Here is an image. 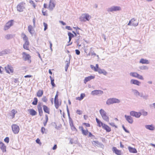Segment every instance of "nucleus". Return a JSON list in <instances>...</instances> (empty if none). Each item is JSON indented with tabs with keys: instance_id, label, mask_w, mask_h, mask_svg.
Segmentation results:
<instances>
[{
	"instance_id": "obj_1",
	"label": "nucleus",
	"mask_w": 155,
	"mask_h": 155,
	"mask_svg": "<svg viewBox=\"0 0 155 155\" xmlns=\"http://www.w3.org/2000/svg\"><path fill=\"white\" fill-rule=\"evenodd\" d=\"M22 58L25 61H27L29 63H31V57L30 54L23 52L22 53Z\"/></svg>"
},
{
	"instance_id": "obj_2",
	"label": "nucleus",
	"mask_w": 155,
	"mask_h": 155,
	"mask_svg": "<svg viewBox=\"0 0 155 155\" xmlns=\"http://www.w3.org/2000/svg\"><path fill=\"white\" fill-rule=\"evenodd\" d=\"M79 129L81 131L82 134L84 135L87 136L88 134L89 137H91L94 136L91 132H89L88 130H85L83 126H79Z\"/></svg>"
},
{
	"instance_id": "obj_3",
	"label": "nucleus",
	"mask_w": 155,
	"mask_h": 155,
	"mask_svg": "<svg viewBox=\"0 0 155 155\" xmlns=\"http://www.w3.org/2000/svg\"><path fill=\"white\" fill-rule=\"evenodd\" d=\"M25 3L23 2H21L18 4L17 6V10L20 12H22L24 9L25 8Z\"/></svg>"
},
{
	"instance_id": "obj_4",
	"label": "nucleus",
	"mask_w": 155,
	"mask_h": 155,
	"mask_svg": "<svg viewBox=\"0 0 155 155\" xmlns=\"http://www.w3.org/2000/svg\"><path fill=\"white\" fill-rule=\"evenodd\" d=\"M91 17L87 14H82L80 17V20L82 21H88L91 18Z\"/></svg>"
},
{
	"instance_id": "obj_5",
	"label": "nucleus",
	"mask_w": 155,
	"mask_h": 155,
	"mask_svg": "<svg viewBox=\"0 0 155 155\" xmlns=\"http://www.w3.org/2000/svg\"><path fill=\"white\" fill-rule=\"evenodd\" d=\"M14 20H11L7 22L4 27V30H6L9 29L11 26L13 25Z\"/></svg>"
},
{
	"instance_id": "obj_6",
	"label": "nucleus",
	"mask_w": 155,
	"mask_h": 155,
	"mask_svg": "<svg viewBox=\"0 0 155 155\" xmlns=\"http://www.w3.org/2000/svg\"><path fill=\"white\" fill-rule=\"evenodd\" d=\"M120 101L117 98H112L109 99L107 100V104H110L114 103H119Z\"/></svg>"
},
{
	"instance_id": "obj_7",
	"label": "nucleus",
	"mask_w": 155,
	"mask_h": 155,
	"mask_svg": "<svg viewBox=\"0 0 155 155\" xmlns=\"http://www.w3.org/2000/svg\"><path fill=\"white\" fill-rule=\"evenodd\" d=\"M6 72L9 74L12 73L14 72L13 67L10 65H8L5 67Z\"/></svg>"
},
{
	"instance_id": "obj_8",
	"label": "nucleus",
	"mask_w": 155,
	"mask_h": 155,
	"mask_svg": "<svg viewBox=\"0 0 155 155\" xmlns=\"http://www.w3.org/2000/svg\"><path fill=\"white\" fill-rule=\"evenodd\" d=\"M130 75L133 77L137 78L139 79L142 80H143V76L139 74L137 72H131L130 73Z\"/></svg>"
},
{
	"instance_id": "obj_9",
	"label": "nucleus",
	"mask_w": 155,
	"mask_h": 155,
	"mask_svg": "<svg viewBox=\"0 0 155 155\" xmlns=\"http://www.w3.org/2000/svg\"><path fill=\"white\" fill-rule=\"evenodd\" d=\"M12 131L14 134H17L19 132V128L17 125L13 124L12 125Z\"/></svg>"
},
{
	"instance_id": "obj_10",
	"label": "nucleus",
	"mask_w": 155,
	"mask_h": 155,
	"mask_svg": "<svg viewBox=\"0 0 155 155\" xmlns=\"http://www.w3.org/2000/svg\"><path fill=\"white\" fill-rule=\"evenodd\" d=\"M131 116L136 118H139L141 115V113L140 112H137L134 111H132L130 112Z\"/></svg>"
},
{
	"instance_id": "obj_11",
	"label": "nucleus",
	"mask_w": 155,
	"mask_h": 155,
	"mask_svg": "<svg viewBox=\"0 0 155 155\" xmlns=\"http://www.w3.org/2000/svg\"><path fill=\"white\" fill-rule=\"evenodd\" d=\"M96 121L99 127H101L102 126V127L105 130H107V125L103 123L100 120H99L97 118H96Z\"/></svg>"
},
{
	"instance_id": "obj_12",
	"label": "nucleus",
	"mask_w": 155,
	"mask_h": 155,
	"mask_svg": "<svg viewBox=\"0 0 155 155\" xmlns=\"http://www.w3.org/2000/svg\"><path fill=\"white\" fill-rule=\"evenodd\" d=\"M0 148L3 152H6V146L1 141H0Z\"/></svg>"
},
{
	"instance_id": "obj_13",
	"label": "nucleus",
	"mask_w": 155,
	"mask_h": 155,
	"mask_svg": "<svg viewBox=\"0 0 155 155\" xmlns=\"http://www.w3.org/2000/svg\"><path fill=\"white\" fill-rule=\"evenodd\" d=\"M103 93L102 91L100 90H95L92 91L91 94L93 95H98Z\"/></svg>"
},
{
	"instance_id": "obj_14",
	"label": "nucleus",
	"mask_w": 155,
	"mask_h": 155,
	"mask_svg": "<svg viewBox=\"0 0 155 155\" xmlns=\"http://www.w3.org/2000/svg\"><path fill=\"white\" fill-rule=\"evenodd\" d=\"M112 150L114 153L117 155H121L122 153L121 150L117 149L116 147H113Z\"/></svg>"
},
{
	"instance_id": "obj_15",
	"label": "nucleus",
	"mask_w": 155,
	"mask_h": 155,
	"mask_svg": "<svg viewBox=\"0 0 155 155\" xmlns=\"http://www.w3.org/2000/svg\"><path fill=\"white\" fill-rule=\"evenodd\" d=\"M125 117L126 120L128 123L131 124L133 123V120L132 117L130 116L125 115Z\"/></svg>"
},
{
	"instance_id": "obj_16",
	"label": "nucleus",
	"mask_w": 155,
	"mask_h": 155,
	"mask_svg": "<svg viewBox=\"0 0 155 155\" xmlns=\"http://www.w3.org/2000/svg\"><path fill=\"white\" fill-rule=\"evenodd\" d=\"M29 41L25 42L23 45V48L26 50L30 51L29 48Z\"/></svg>"
},
{
	"instance_id": "obj_17",
	"label": "nucleus",
	"mask_w": 155,
	"mask_h": 155,
	"mask_svg": "<svg viewBox=\"0 0 155 155\" xmlns=\"http://www.w3.org/2000/svg\"><path fill=\"white\" fill-rule=\"evenodd\" d=\"M95 78L94 76L91 75L85 78L84 80V82L85 84H86L87 82L91 79H93Z\"/></svg>"
},
{
	"instance_id": "obj_18",
	"label": "nucleus",
	"mask_w": 155,
	"mask_h": 155,
	"mask_svg": "<svg viewBox=\"0 0 155 155\" xmlns=\"http://www.w3.org/2000/svg\"><path fill=\"white\" fill-rule=\"evenodd\" d=\"M43 109L44 111L47 113L48 114H50V108L47 106L45 105H44L43 106Z\"/></svg>"
},
{
	"instance_id": "obj_19",
	"label": "nucleus",
	"mask_w": 155,
	"mask_h": 155,
	"mask_svg": "<svg viewBox=\"0 0 155 155\" xmlns=\"http://www.w3.org/2000/svg\"><path fill=\"white\" fill-rule=\"evenodd\" d=\"M121 10V8L119 6H114L110 8V11H116Z\"/></svg>"
},
{
	"instance_id": "obj_20",
	"label": "nucleus",
	"mask_w": 155,
	"mask_h": 155,
	"mask_svg": "<svg viewBox=\"0 0 155 155\" xmlns=\"http://www.w3.org/2000/svg\"><path fill=\"white\" fill-rule=\"evenodd\" d=\"M130 82L132 84H134L138 86H139L141 83L140 82L138 81L135 79L131 80Z\"/></svg>"
},
{
	"instance_id": "obj_21",
	"label": "nucleus",
	"mask_w": 155,
	"mask_h": 155,
	"mask_svg": "<svg viewBox=\"0 0 155 155\" xmlns=\"http://www.w3.org/2000/svg\"><path fill=\"white\" fill-rule=\"evenodd\" d=\"M128 148L129 152L131 153H137V151L135 148L129 146L128 147Z\"/></svg>"
},
{
	"instance_id": "obj_22",
	"label": "nucleus",
	"mask_w": 155,
	"mask_h": 155,
	"mask_svg": "<svg viewBox=\"0 0 155 155\" xmlns=\"http://www.w3.org/2000/svg\"><path fill=\"white\" fill-rule=\"evenodd\" d=\"M55 6V4L51 0L50 1L48 8L49 9L52 10Z\"/></svg>"
},
{
	"instance_id": "obj_23",
	"label": "nucleus",
	"mask_w": 155,
	"mask_h": 155,
	"mask_svg": "<svg viewBox=\"0 0 155 155\" xmlns=\"http://www.w3.org/2000/svg\"><path fill=\"white\" fill-rule=\"evenodd\" d=\"M28 31L32 35L34 33V30L32 26L29 25L28 26Z\"/></svg>"
},
{
	"instance_id": "obj_24",
	"label": "nucleus",
	"mask_w": 155,
	"mask_h": 155,
	"mask_svg": "<svg viewBox=\"0 0 155 155\" xmlns=\"http://www.w3.org/2000/svg\"><path fill=\"white\" fill-rule=\"evenodd\" d=\"M100 113L103 118L104 119H106L107 117V116L106 115V113L105 112L103 109H101L100 110Z\"/></svg>"
},
{
	"instance_id": "obj_25",
	"label": "nucleus",
	"mask_w": 155,
	"mask_h": 155,
	"mask_svg": "<svg viewBox=\"0 0 155 155\" xmlns=\"http://www.w3.org/2000/svg\"><path fill=\"white\" fill-rule=\"evenodd\" d=\"M30 114L32 116H35L37 114V112L33 109H30L28 110Z\"/></svg>"
},
{
	"instance_id": "obj_26",
	"label": "nucleus",
	"mask_w": 155,
	"mask_h": 155,
	"mask_svg": "<svg viewBox=\"0 0 155 155\" xmlns=\"http://www.w3.org/2000/svg\"><path fill=\"white\" fill-rule=\"evenodd\" d=\"M21 36L23 40L24 41H25V42L27 41H29L28 37L24 33H21Z\"/></svg>"
},
{
	"instance_id": "obj_27",
	"label": "nucleus",
	"mask_w": 155,
	"mask_h": 155,
	"mask_svg": "<svg viewBox=\"0 0 155 155\" xmlns=\"http://www.w3.org/2000/svg\"><path fill=\"white\" fill-rule=\"evenodd\" d=\"M54 105L56 108L58 109L61 104V102L58 101V100H54Z\"/></svg>"
},
{
	"instance_id": "obj_28",
	"label": "nucleus",
	"mask_w": 155,
	"mask_h": 155,
	"mask_svg": "<svg viewBox=\"0 0 155 155\" xmlns=\"http://www.w3.org/2000/svg\"><path fill=\"white\" fill-rule=\"evenodd\" d=\"M43 94V91L42 90H39L37 93V96L38 97H41Z\"/></svg>"
},
{
	"instance_id": "obj_29",
	"label": "nucleus",
	"mask_w": 155,
	"mask_h": 155,
	"mask_svg": "<svg viewBox=\"0 0 155 155\" xmlns=\"http://www.w3.org/2000/svg\"><path fill=\"white\" fill-rule=\"evenodd\" d=\"M90 67L91 69L95 71H97L98 69L99 68L98 65V64H96L95 67L93 65H91Z\"/></svg>"
},
{
	"instance_id": "obj_30",
	"label": "nucleus",
	"mask_w": 155,
	"mask_h": 155,
	"mask_svg": "<svg viewBox=\"0 0 155 155\" xmlns=\"http://www.w3.org/2000/svg\"><path fill=\"white\" fill-rule=\"evenodd\" d=\"M145 127L147 129L151 130H154L155 129L154 127L152 125H147L145 126Z\"/></svg>"
},
{
	"instance_id": "obj_31",
	"label": "nucleus",
	"mask_w": 155,
	"mask_h": 155,
	"mask_svg": "<svg viewBox=\"0 0 155 155\" xmlns=\"http://www.w3.org/2000/svg\"><path fill=\"white\" fill-rule=\"evenodd\" d=\"M85 96V94L84 93H82L81 94L80 96L76 97V99L78 100L81 101L83 99Z\"/></svg>"
},
{
	"instance_id": "obj_32",
	"label": "nucleus",
	"mask_w": 155,
	"mask_h": 155,
	"mask_svg": "<svg viewBox=\"0 0 155 155\" xmlns=\"http://www.w3.org/2000/svg\"><path fill=\"white\" fill-rule=\"evenodd\" d=\"M140 62L142 64H148L149 63V62L148 60L143 58L140 59Z\"/></svg>"
},
{
	"instance_id": "obj_33",
	"label": "nucleus",
	"mask_w": 155,
	"mask_h": 155,
	"mask_svg": "<svg viewBox=\"0 0 155 155\" xmlns=\"http://www.w3.org/2000/svg\"><path fill=\"white\" fill-rule=\"evenodd\" d=\"M11 116L12 118H13L15 116V114L17 113V111H15L14 109H13L11 110Z\"/></svg>"
},
{
	"instance_id": "obj_34",
	"label": "nucleus",
	"mask_w": 155,
	"mask_h": 155,
	"mask_svg": "<svg viewBox=\"0 0 155 155\" xmlns=\"http://www.w3.org/2000/svg\"><path fill=\"white\" fill-rule=\"evenodd\" d=\"M68 35L69 36V42H70L71 41V38H72L74 37V36L73 35V34L72 33L70 32L68 33Z\"/></svg>"
},
{
	"instance_id": "obj_35",
	"label": "nucleus",
	"mask_w": 155,
	"mask_h": 155,
	"mask_svg": "<svg viewBox=\"0 0 155 155\" xmlns=\"http://www.w3.org/2000/svg\"><path fill=\"white\" fill-rule=\"evenodd\" d=\"M42 13L43 15L44 16H47L48 15V11L47 10L43 8L42 10Z\"/></svg>"
},
{
	"instance_id": "obj_36",
	"label": "nucleus",
	"mask_w": 155,
	"mask_h": 155,
	"mask_svg": "<svg viewBox=\"0 0 155 155\" xmlns=\"http://www.w3.org/2000/svg\"><path fill=\"white\" fill-rule=\"evenodd\" d=\"M45 121L43 122V124L45 126H46V125L47 123L48 120V115L47 114L45 115Z\"/></svg>"
},
{
	"instance_id": "obj_37",
	"label": "nucleus",
	"mask_w": 155,
	"mask_h": 155,
	"mask_svg": "<svg viewBox=\"0 0 155 155\" xmlns=\"http://www.w3.org/2000/svg\"><path fill=\"white\" fill-rule=\"evenodd\" d=\"M50 78L51 80V84L53 87H54L55 86V85L54 83V80L52 78L51 76H50Z\"/></svg>"
},
{
	"instance_id": "obj_38",
	"label": "nucleus",
	"mask_w": 155,
	"mask_h": 155,
	"mask_svg": "<svg viewBox=\"0 0 155 155\" xmlns=\"http://www.w3.org/2000/svg\"><path fill=\"white\" fill-rule=\"evenodd\" d=\"M134 94L136 96H139L140 95L139 92L136 90L134 89L132 90Z\"/></svg>"
},
{
	"instance_id": "obj_39",
	"label": "nucleus",
	"mask_w": 155,
	"mask_h": 155,
	"mask_svg": "<svg viewBox=\"0 0 155 155\" xmlns=\"http://www.w3.org/2000/svg\"><path fill=\"white\" fill-rule=\"evenodd\" d=\"M100 74H104L105 75L106 74V72L104 70H101L98 68L97 71Z\"/></svg>"
},
{
	"instance_id": "obj_40",
	"label": "nucleus",
	"mask_w": 155,
	"mask_h": 155,
	"mask_svg": "<svg viewBox=\"0 0 155 155\" xmlns=\"http://www.w3.org/2000/svg\"><path fill=\"white\" fill-rule=\"evenodd\" d=\"M70 125L72 129H75V128L74 126V124H73V122L72 120H70L69 122Z\"/></svg>"
},
{
	"instance_id": "obj_41",
	"label": "nucleus",
	"mask_w": 155,
	"mask_h": 155,
	"mask_svg": "<svg viewBox=\"0 0 155 155\" xmlns=\"http://www.w3.org/2000/svg\"><path fill=\"white\" fill-rule=\"evenodd\" d=\"M83 126L85 127V128L86 127H90L91 126V125L90 124L88 123H83L82 124Z\"/></svg>"
},
{
	"instance_id": "obj_42",
	"label": "nucleus",
	"mask_w": 155,
	"mask_h": 155,
	"mask_svg": "<svg viewBox=\"0 0 155 155\" xmlns=\"http://www.w3.org/2000/svg\"><path fill=\"white\" fill-rule=\"evenodd\" d=\"M29 3L32 5L34 8H35L36 5L33 1L31 0L29 1Z\"/></svg>"
},
{
	"instance_id": "obj_43",
	"label": "nucleus",
	"mask_w": 155,
	"mask_h": 155,
	"mask_svg": "<svg viewBox=\"0 0 155 155\" xmlns=\"http://www.w3.org/2000/svg\"><path fill=\"white\" fill-rule=\"evenodd\" d=\"M34 101L32 102V104L34 105H36L38 103V99L37 98H34Z\"/></svg>"
},
{
	"instance_id": "obj_44",
	"label": "nucleus",
	"mask_w": 155,
	"mask_h": 155,
	"mask_svg": "<svg viewBox=\"0 0 155 155\" xmlns=\"http://www.w3.org/2000/svg\"><path fill=\"white\" fill-rule=\"evenodd\" d=\"M138 22L137 20L134 19V22H132V25L134 26H136L138 24Z\"/></svg>"
},
{
	"instance_id": "obj_45",
	"label": "nucleus",
	"mask_w": 155,
	"mask_h": 155,
	"mask_svg": "<svg viewBox=\"0 0 155 155\" xmlns=\"http://www.w3.org/2000/svg\"><path fill=\"white\" fill-rule=\"evenodd\" d=\"M92 144L94 146H97L100 145L98 141H93L92 142Z\"/></svg>"
},
{
	"instance_id": "obj_46",
	"label": "nucleus",
	"mask_w": 155,
	"mask_h": 155,
	"mask_svg": "<svg viewBox=\"0 0 155 155\" xmlns=\"http://www.w3.org/2000/svg\"><path fill=\"white\" fill-rule=\"evenodd\" d=\"M48 98L46 96H43L42 98V101L45 103H46L48 101Z\"/></svg>"
},
{
	"instance_id": "obj_47",
	"label": "nucleus",
	"mask_w": 155,
	"mask_h": 155,
	"mask_svg": "<svg viewBox=\"0 0 155 155\" xmlns=\"http://www.w3.org/2000/svg\"><path fill=\"white\" fill-rule=\"evenodd\" d=\"M12 37L13 36L11 35H7L5 36V38L7 39H10L12 38Z\"/></svg>"
},
{
	"instance_id": "obj_48",
	"label": "nucleus",
	"mask_w": 155,
	"mask_h": 155,
	"mask_svg": "<svg viewBox=\"0 0 155 155\" xmlns=\"http://www.w3.org/2000/svg\"><path fill=\"white\" fill-rule=\"evenodd\" d=\"M37 108L38 110H42V105L41 104H39L37 106Z\"/></svg>"
},
{
	"instance_id": "obj_49",
	"label": "nucleus",
	"mask_w": 155,
	"mask_h": 155,
	"mask_svg": "<svg viewBox=\"0 0 155 155\" xmlns=\"http://www.w3.org/2000/svg\"><path fill=\"white\" fill-rule=\"evenodd\" d=\"M43 25L44 26V30L45 31L48 28V24L45 22H44Z\"/></svg>"
},
{
	"instance_id": "obj_50",
	"label": "nucleus",
	"mask_w": 155,
	"mask_h": 155,
	"mask_svg": "<svg viewBox=\"0 0 155 155\" xmlns=\"http://www.w3.org/2000/svg\"><path fill=\"white\" fill-rule=\"evenodd\" d=\"M4 141L7 143H8L9 142V139L8 137H6L4 140Z\"/></svg>"
},
{
	"instance_id": "obj_51",
	"label": "nucleus",
	"mask_w": 155,
	"mask_h": 155,
	"mask_svg": "<svg viewBox=\"0 0 155 155\" xmlns=\"http://www.w3.org/2000/svg\"><path fill=\"white\" fill-rule=\"evenodd\" d=\"M76 113L78 114L81 115L82 114V111L79 110H77L76 111Z\"/></svg>"
},
{
	"instance_id": "obj_52",
	"label": "nucleus",
	"mask_w": 155,
	"mask_h": 155,
	"mask_svg": "<svg viewBox=\"0 0 155 155\" xmlns=\"http://www.w3.org/2000/svg\"><path fill=\"white\" fill-rule=\"evenodd\" d=\"M134 18H132L131 19V20H130L129 23L128 24V25H132V22H134Z\"/></svg>"
},
{
	"instance_id": "obj_53",
	"label": "nucleus",
	"mask_w": 155,
	"mask_h": 155,
	"mask_svg": "<svg viewBox=\"0 0 155 155\" xmlns=\"http://www.w3.org/2000/svg\"><path fill=\"white\" fill-rule=\"evenodd\" d=\"M36 141L37 143L39 144H41V142H40V139L39 138H37L36 140Z\"/></svg>"
},
{
	"instance_id": "obj_54",
	"label": "nucleus",
	"mask_w": 155,
	"mask_h": 155,
	"mask_svg": "<svg viewBox=\"0 0 155 155\" xmlns=\"http://www.w3.org/2000/svg\"><path fill=\"white\" fill-rule=\"evenodd\" d=\"M45 129L44 127H42L41 128V132L42 134H44L45 133Z\"/></svg>"
},
{
	"instance_id": "obj_55",
	"label": "nucleus",
	"mask_w": 155,
	"mask_h": 155,
	"mask_svg": "<svg viewBox=\"0 0 155 155\" xmlns=\"http://www.w3.org/2000/svg\"><path fill=\"white\" fill-rule=\"evenodd\" d=\"M39 114L40 116H41L43 114V111L42 110H38Z\"/></svg>"
},
{
	"instance_id": "obj_56",
	"label": "nucleus",
	"mask_w": 155,
	"mask_h": 155,
	"mask_svg": "<svg viewBox=\"0 0 155 155\" xmlns=\"http://www.w3.org/2000/svg\"><path fill=\"white\" fill-rule=\"evenodd\" d=\"M75 51L76 54H77L79 55L80 54V51L79 50H78V49H76V50H75Z\"/></svg>"
},
{
	"instance_id": "obj_57",
	"label": "nucleus",
	"mask_w": 155,
	"mask_h": 155,
	"mask_svg": "<svg viewBox=\"0 0 155 155\" xmlns=\"http://www.w3.org/2000/svg\"><path fill=\"white\" fill-rule=\"evenodd\" d=\"M122 127H123V129H124V131L127 133H129V131H128V130H127L125 128V127H124V126L123 125L122 126Z\"/></svg>"
},
{
	"instance_id": "obj_58",
	"label": "nucleus",
	"mask_w": 155,
	"mask_h": 155,
	"mask_svg": "<svg viewBox=\"0 0 155 155\" xmlns=\"http://www.w3.org/2000/svg\"><path fill=\"white\" fill-rule=\"evenodd\" d=\"M58 93L57 92L55 96V98H54V100H58Z\"/></svg>"
},
{
	"instance_id": "obj_59",
	"label": "nucleus",
	"mask_w": 155,
	"mask_h": 155,
	"mask_svg": "<svg viewBox=\"0 0 155 155\" xmlns=\"http://www.w3.org/2000/svg\"><path fill=\"white\" fill-rule=\"evenodd\" d=\"M49 44H50V49L51 50H52V43H51V42L50 41H49Z\"/></svg>"
},
{
	"instance_id": "obj_60",
	"label": "nucleus",
	"mask_w": 155,
	"mask_h": 155,
	"mask_svg": "<svg viewBox=\"0 0 155 155\" xmlns=\"http://www.w3.org/2000/svg\"><path fill=\"white\" fill-rule=\"evenodd\" d=\"M66 66L67 67H69L70 64V62L68 61H66Z\"/></svg>"
},
{
	"instance_id": "obj_61",
	"label": "nucleus",
	"mask_w": 155,
	"mask_h": 155,
	"mask_svg": "<svg viewBox=\"0 0 155 155\" xmlns=\"http://www.w3.org/2000/svg\"><path fill=\"white\" fill-rule=\"evenodd\" d=\"M57 148V146L56 144L54 145V146L52 148V149L53 150H55Z\"/></svg>"
},
{
	"instance_id": "obj_62",
	"label": "nucleus",
	"mask_w": 155,
	"mask_h": 155,
	"mask_svg": "<svg viewBox=\"0 0 155 155\" xmlns=\"http://www.w3.org/2000/svg\"><path fill=\"white\" fill-rule=\"evenodd\" d=\"M142 114L144 116H146L147 114V112L146 111H143V112H142Z\"/></svg>"
},
{
	"instance_id": "obj_63",
	"label": "nucleus",
	"mask_w": 155,
	"mask_h": 155,
	"mask_svg": "<svg viewBox=\"0 0 155 155\" xmlns=\"http://www.w3.org/2000/svg\"><path fill=\"white\" fill-rule=\"evenodd\" d=\"M32 77V76L31 75H26L24 76V77L25 78H31Z\"/></svg>"
},
{
	"instance_id": "obj_64",
	"label": "nucleus",
	"mask_w": 155,
	"mask_h": 155,
	"mask_svg": "<svg viewBox=\"0 0 155 155\" xmlns=\"http://www.w3.org/2000/svg\"><path fill=\"white\" fill-rule=\"evenodd\" d=\"M120 147L122 148H124V145L123 144H122L121 142H120Z\"/></svg>"
}]
</instances>
